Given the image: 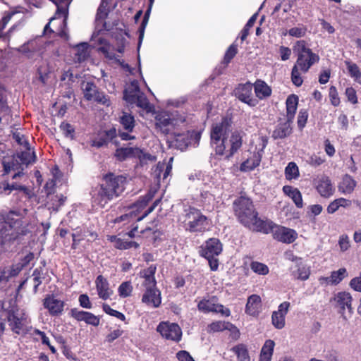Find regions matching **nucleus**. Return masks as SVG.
Returning a JSON list of instances; mask_svg holds the SVG:
<instances>
[{
    "instance_id": "obj_1",
    "label": "nucleus",
    "mask_w": 361,
    "mask_h": 361,
    "mask_svg": "<svg viewBox=\"0 0 361 361\" xmlns=\"http://www.w3.org/2000/svg\"><path fill=\"white\" fill-rule=\"evenodd\" d=\"M231 118L224 117L220 122L214 123L211 128V144L215 148L216 153L219 155H225L226 158L232 157L242 145V136L235 130L232 133L229 140L230 148L226 150V142L228 133L232 129Z\"/></svg>"
},
{
    "instance_id": "obj_2",
    "label": "nucleus",
    "mask_w": 361,
    "mask_h": 361,
    "mask_svg": "<svg viewBox=\"0 0 361 361\" xmlns=\"http://www.w3.org/2000/svg\"><path fill=\"white\" fill-rule=\"evenodd\" d=\"M235 214L238 221L249 229L264 233H269L271 224L258 217L252 200L245 197H240L233 202Z\"/></svg>"
},
{
    "instance_id": "obj_3",
    "label": "nucleus",
    "mask_w": 361,
    "mask_h": 361,
    "mask_svg": "<svg viewBox=\"0 0 361 361\" xmlns=\"http://www.w3.org/2000/svg\"><path fill=\"white\" fill-rule=\"evenodd\" d=\"M126 178L122 175L106 174L103 183L92 190L93 202L104 207L110 201L118 197L125 190Z\"/></svg>"
},
{
    "instance_id": "obj_4",
    "label": "nucleus",
    "mask_w": 361,
    "mask_h": 361,
    "mask_svg": "<svg viewBox=\"0 0 361 361\" xmlns=\"http://www.w3.org/2000/svg\"><path fill=\"white\" fill-rule=\"evenodd\" d=\"M179 220L184 229L190 233H204L209 230L211 224L207 216L192 207L185 209Z\"/></svg>"
},
{
    "instance_id": "obj_5",
    "label": "nucleus",
    "mask_w": 361,
    "mask_h": 361,
    "mask_svg": "<svg viewBox=\"0 0 361 361\" xmlns=\"http://www.w3.org/2000/svg\"><path fill=\"white\" fill-rule=\"evenodd\" d=\"M293 51L297 54L296 65L304 73H307L312 65L319 61V56L314 54L307 47L304 40L297 41L293 47Z\"/></svg>"
},
{
    "instance_id": "obj_6",
    "label": "nucleus",
    "mask_w": 361,
    "mask_h": 361,
    "mask_svg": "<svg viewBox=\"0 0 361 361\" xmlns=\"http://www.w3.org/2000/svg\"><path fill=\"white\" fill-rule=\"evenodd\" d=\"M197 308L199 311L204 313H220L224 317H228L231 314L230 310L224 307V306L221 304L216 303V300L215 298H212L209 299L204 298L201 300L197 303Z\"/></svg>"
},
{
    "instance_id": "obj_7",
    "label": "nucleus",
    "mask_w": 361,
    "mask_h": 361,
    "mask_svg": "<svg viewBox=\"0 0 361 361\" xmlns=\"http://www.w3.org/2000/svg\"><path fill=\"white\" fill-rule=\"evenodd\" d=\"M268 221L271 224L269 232L273 233L275 239L286 243H291L296 239L297 233L294 230Z\"/></svg>"
},
{
    "instance_id": "obj_8",
    "label": "nucleus",
    "mask_w": 361,
    "mask_h": 361,
    "mask_svg": "<svg viewBox=\"0 0 361 361\" xmlns=\"http://www.w3.org/2000/svg\"><path fill=\"white\" fill-rule=\"evenodd\" d=\"M160 334L168 340L178 341L181 338L182 331L177 324L161 322L157 329Z\"/></svg>"
},
{
    "instance_id": "obj_9",
    "label": "nucleus",
    "mask_w": 361,
    "mask_h": 361,
    "mask_svg": "<svg viewBox=\"0 0 361 361\" xmlns=\"http://www.w3.org/2000/svg\"><path fill=\"white\" fill-rule=\"evenodd\" d=\"M235 97L250 106H255L257 100L252 97V85L250 82L240 84L234 90Z\"/></svg>"
},
{
    "instance_id": "obj_10",
    "label": "nucleus",
    "mask_w": 361,
    "mask_h": 361,
    "mask_svg": "<svg viewBox=\"0 0 361 361\" xmlns=\"http://www.w3.org/2000/svg\"><path fill=\"white\" fill-rule=\"evenodd\" d=\"M7 319L8 325L11 331L20 334L24 327V314L20 313L18 310H11L6 313L5 319Z\"/></svg>"
},
{
    "instance_id": "obj_11",
    "label": "nucleus",
    "mask_w": 361,
    "mask_h": 361,
    "mask_svg": "<svg viewBox=\"0 0 361 361\" xmlns=\"http://www.w3.org/2000/svg\"><path fill=\"white\" fill-rule=\"evenodd\" d=\"M259 145L260 147H256L257 151L255 152L251 157L247 158L246 161L242 163L240 166L241 171H250L259 165L264 153V149L267 146V141L262 140V142Z\"/></svg>"
},
{
    "instance_id": "obj_12",
    "label": "nucleus",
    "mask_w": 361,
    "mask_h": 361,
    "mask_svg": "<svg viewBox=\"0 0 361 361\" xmlns=\"http://www.w3.org/2000/svg\"><path fill=\"white\" fill-rule=\"evenodd\" d=\"M45 44L46 42L43 38L38 37L23 44L18 50L22 54H25L28 58H32L33 54L41 51L44 48Z\"/></svg>"
},
{
    "instance_id": "obj_13",
    "label": "nucleus",
    "mask_w": 361,
    "mask_h": 361,
    "mask_svg": "<svg viewBox=\"0 0 361 361\" xmlns=\"http://www.w3.org/2000/svg\"><path fill=\"white\" fill-rule=\"evenodd\" d=\"M222 251V245L217 238H210L202 246L200 255L205 258H212L219 255Z\"/></svg>"
},
{
    "instance_id": "obj_14",
    "label": "nucleus",
    "mask_w": 361,
    "mask_h": 361,
    "mask_svg": "<svg viewBox=\"0 0 361 361\" xmlns=\"http://www.w3.org/2000/svg\"><path fill=\"white\" fill-rule=\"evenodd\" d=\"M290 305L289 302L285 301L279 305L278 310L272 312L271 323L276 329H281L285 326V318Z\"/></svg>"
},
{
    "instance_id": "obj_15",
    "label": "nucleus",
    "mask_w": 361,
    "mask_h": 361,
    "mask_svg": "<svg viewBox=\"0 0 361 361\" xmlns=\"http://www.w3.org/2000/svg\"><path fill=\"white\" fill-rule=\"evenodd\" d=\"M334 300L336 302V307L341 309L340 312L342 314H344L345 309H347L350 314L353 313L352 307L353 298L350 293L345 291L338 292L335 295Z\"/></svg>"
},
{
    "instance_id": "obj_16",
    "label": "nucleus",
    "mask_w": 361,
    "mask_h": 361,
    "mask_svg": "<svg viewBox=\"0 0 361 361\" xmlns=\"http://www.w3.org/2000/svg\"><path fill=\"white\" fill-rule=\"evenodd\" d=\"M71 315L77 321H83L87 324H90L94 326H97L99 324V318L89 312L78 310L74 308L71 310Z\"/></svg>"
},
{
    "instance_id": "obj_17",
    "label": "nucleus",
    "mask_w": 361,
    "mask_h": 361,
    "mask_svg": "<svg viewBox=\"0 0 361 361\" xmlns=\"http://www.w3.org/2000/svg\"><path fill=\"white\" fill-rule=\"evenodd\" d=\"M142 301L149 306L158 307L161 302V293L157 288H145Z\"/></svg>"
},
{
    "instance_id": "obj_18",
    "label": "nucleus",
    "mask_w": 361,
    "mask_h": 361,
    "mask_svg": "<svg viewBox=\"0 0 361 361\" xmlns=\"http://www.w3.org/2000/svg\"><path fill=\"white\" fill-rule=\"evenodd\" d=\"M44 306L51 315H58L63 312L64 302L53 295H47L44 300Z\"/></svg>"
},
{
    "instance_id": "obj_19",
    "label": "nucleus",
    "mask_w": 361,
    "mask_h": 361,
    "mask_svg": "<svg viewBox=\"0 0 361 361\" xmlns=\"http://www.w3.org/2000/svg\"><path fill=\"white\" fill-rule=\"evenodd\" d=\"M98 295L102 300L109 299L113 294V290L109 288V283L103 276L99 275L95 281Z\"/></svg>"
},
{
    "instance_id": "obj_20",
    "label": "nucleus",
    "mask_w": 361,
    "mask_h": 361,
    "mask_svg": "<svg viewBox=\"0 0 361 361\" xmlns=\"http://www.w3.org/2000/svg\"><path fill=\"white\" fill-rule=\"evenodd\" d=\"M3 165L4 170L6 173H8L10 171H16L13 176V179H16L18 177L23 176V170L26 168L24 165L21 164L20 159L16 156L13 157L11 162H7L6 161H3Z\"/></svg>"
},
{
    "instance_id": "obj_21",
    "label": "nucleus",
    "mask_w": 361,
    "mask_h": 361,
    "mask_svg": "<svg viewBox=\"0 0 361 361\" xmlns=\"http://www.w3.org/2000/svg\"><path fill=\"white\" fill-rule=\"evenodd\" d=\"M156 270V266L150 265L147 269L140 271V275L144 279L142 286L145 288H157V281L154 277Z\"/></svg>"
},
{
    "instance_id": "obj_22",
    "label": "nucleus",
    "mask_w": 361,
    "mask_h": 361,
    "mask_svg": "<svg viewBox=\"0 0 361 361\" xmlns=\"http://www.w3.org/2000/svg\"><path fill=\"white\" fill-rule=\"evenodd\" d=\"M293 261L295 262L297 269L292 271V275L295 279L302 281L307 280L310 274V268L303 264L301 258H293Z\"/></svg>"
},
{
    "instance_id": "obj_23",
    "label": "nucleus",
    "mask_w": 361,
    "mask_h": 361,
    "mask_svg": "<svg viewBox=\"0 0 361 361\" xmlns=\"http://www.w3.org/2000/svg\"><path fill=\"white\" fill-rule=\"evenodd\" d=\"M317 190L324 197H329L334 193V188L331 180L327 176L319 178L317 185Z\"/></svg>"
},
{
    "instance_id": "obj_24",
    "label": "nucleus",
    "mask_w": 361,
    "mask_h": 361,
    "mask_svg": "<svg viewBox=\"0 0 361 361\" xmlns=\"http://www.w3.org/2000/svg\"><path fill=\"white\" fill-rule=\"evenodd\" d=\"M261 298L257 295H252L248 299L245 307V312L252 316L259 314L261 308Z\"/></svg>"
},
{
    "instance_id": "obj_25",
    "label": "nucleus",
    "mask_w": 361,
    "mask_h": 361,
    "mask_svg": "<svg viewBox=\"0 0 361 361\" xmlns=\"http://www.w3.org/2000/svg\"><path fill=\"white\" fill-rule=\"evenodd\" d=\"M157 127L164 134H169L173 127V121L167 115H158L156 117Z\"/></svg>"
},
{
    "instance_id": "obj_26",
    "label": "nucleus",
    "mask_w": 361,
    "mask_h": 361,
    "mask_svg": "<svg viewBox=\"0 0 361 361\" xmlns=\"http://www.w3.org/2000/svg\"><path fill=\"white\" fill-rule=\"evenodd\" d=\"M283 192L292 199L298 208L303 207L302 194L298 188L290 185H285L283 187Z\"/></svg>"
},
{
    "instance_id": "obj_27",
    "label": "nucleus",
    "mask_w": 361,
    "mask_h": 361,
    "mask_svg": "<svg viewBox=\"0 0 361 361\" xmlns=\"http://www.w3.org/2000/svg\"><path fill=\"white\" fill-rule=\"evenodd\" d=\"M34 258L35 255L32 252H23L20 257V262L12 266L13 273L18 275L24 267L28 266L34 260Z\"/></svg>"
},
{
    "instance_id": "obj_28",
    "label": "nucleus",
    "mask_w": 361,
    "mask_h": 361,
    "mask_svg": "<svg viewBox=\"0 0 361 361\" xmlns=\"http://www.w3.org/2000/svg\"><path fill=\"white\" fill-rule=\"evenodd\" d=\"M356 185L357 182L353 178L348 174H345L339 183L338 190L343 194H350L353 192Z\"/></svg>"
},
{
    "instance_id": "obj_29",
    "label": "nucleus",
    "mask_w": 361,
    "mask_h": 361,
    "mask_svg": "<svg viewBox=\"0 0 361 361\" xmlns=\"http://www.w3.org/2000/svg\"><path fill=\"white\" fill-rule=\"evenodd\" d=\"M256 97L259 99H265L271 94V87L263 80H257L254 84Z\"/></svg>"
},
{
    "instance_id": "obj_30",
    "label": "nucleus",
    "mask_w": 361,
    "mask_h": 361,
    "mask_svg": "<svg viewBox=\"0 0 361 361\" xmlns=\"http://www.w3.org/2000/svg\"><path fill=\"white\" fill-rule=\"evenodd\" d=\"M289 121H286L284 123H279L275 130L273 131L272 137L275 140L283 139L288 136L292 132V128L290 126Z\"/></svg>"
},
{
    "instance_id": "obj_31",
    "label": "nucleus",
    "mask_w": 361,
    "mask_h": 361,
    "mask_svg": "<svg viewBox=\"0 0 361 361\" xmlns=\"http://www.w3.org/2000/svg\"><path fill=\"white\" fill-rule=\"evenodd\" d=\"M298 103V96L295 94H291L286 99V111H287V119L289 121V122H292L296 110H297V106Z\"/></svg>"
},
{
    "instance_id": "obj_32",
    "label": "nucleus",
    "mask_w": 361,
    "mask_h": 361,
    "mask_svg": "<svg viewBox=\"0 0 361 361\" xmlns=\"http://www.w3.org/2000/svg\"><path fill=\"white\" fill-rule=\"evenodd\" d=\"M138 82L133 80L124 90V99L128 102H133L134 98L140 93Z\"/></svg>"
},
{
    "instance_id": "obj_33",
    "label": "nucleus",
    "mask_w": 361,
    "mask_h": 361,
    "mask_svg": "<svg viewBox=\"0 0 361 361\" xmlns=\"http://www.w3.org/2000/svg\"><path fill=\"white\" fill-rule=\"evenodd\" d=\"M74 60L77 62L84 61L89 56V45L87 43H81L74 48Z\"/></svg>"
},
{
    "instance_id": "obj_34",
    "label": "nucleus",
    "mask_w": 361,
    "mask_h": 361,
    "mask_svg": "<svg viewBox=\"0 0 361 361\" xmlns=\"http://www.w3.org/2000/svg\"><path fill=\"white\" fill-rule=\"evenodd\" d=\"M137 153H140L137 147H121L116 150L115 156L120 160H125L128 157H136Z\"/></svg>"
},
{
    "instance_id": "obj_35",
    "label": "nucleus",
    "mask_w": 361,
    "mask_h": 361,
    "mask_svg": "<svg viewBox=\"0 0 361 361\" xmlns=\"http://www.w3.org/2000/svg\"><path fill=\"white\" fill-rule=\"evenodd\" d=\"M275 343L272 340H267L262 348L260 361H271Z\"/></svg>"
},
{
    "instance_id": "obj_36",
    "label": "nucleus",
    "mask_w": 361,
    "mask_h": 361,
    "mask_svg": "<svg viewBox=\"0 0 361 361\" xmlns=\"http://www.w3.org/2000/svg\"><path fill=\"white\" fill-rule=\"evenodd\" d=\"M108 3L106 1V0H102L101 4L99 5L97 12L96 14V21L98 23H102L103 27L105 29H107L106 26V23L104 22V20L108 16V8H107Z\"/></svg>"
},
{
    "instance_id": "obj_37",
    "label": "nucleus",
    "mask_w": 361,
    "mask_h": 361,
    "mask_svg": "<svg viewBox=\"0 0 361 361\" xmlns=\"http://www.w3.org/2000/svg\"><path fill=\"white\" fill-rule=\"evenodd\" d=\"M17 157L20 159L21 164L24 165L25 167H27L30 164L34 163L36 158L35 152H30V146L29 149H25V151L18 153Z\"/></svg>"
},
{
    "instance_id": "obj_38",
    "label": "nucleus",
    "mask_w": 361,
    "mask_h": 361,
    "mask_svg": "<svg viewBox=\"0 0 361 361\" xmlns=\"http://www.w3.org/2000/svg\"><path fill=\"white\" fill-rule=\"evenodd\" d=\"M82 89L84 97L88 101L92 100L99 91L97 87L93 82H84L82 84Z\"/></svg>"
},
{
    "instance_id": "obj_39",
    "label": "nucleus",
    "mask_w": 361,
    "mask_h": 361,
    "mask_svg": "<svg viewBox=\"0 0 361 361\" xmlns=\"http://www.w3.org/2000/svg\"><path fill=\"white\" fill-rule=\"evenodd\" d=\"M231 350L236 355L238 361H250L248 351L245 345H237Z\"/></svg>"
},
{
    "instance_id": "obj_40",
    "label": "nucleus",
    "mask_w": 361,
    "mask_h": 361,
    "mask_svg": "<svg viewBox=\"0 0 361 361\" xmlns=\"http://www.w3.org/2000/svg\"><path fill=\"white\" fill-rule=\"evenodd\" d=\"M120 123L125 130L132 132L135 127V119L133 116L127 113H123L120 118Z\"/></svg>"
},
{
    "instance_id": "obj_41",
    "label": "nucleus",
    "mask_w": 361,
    "mask_h": 361,
    "mask_svg": "<svg viewBox=\"0 0 361 361\" xmlns=\"http://www.w3.org/2000/svg\"><path fill=\"white\" fill-rule=\"evenodd\" d=\"M17 276L13 273V267H0V285L6 284L10 278Z\"/></svg>"
},
{
    "instance_id": "obj_42",
    "label": "nucleus",
    "mask_w": 361,
    "mask_h": 361,
    "mask_svg": "<svg viewBox=\"0 0 361 361\" xmlns=\"http://www.w3.org/2000/svg\"><path fill=\"white\" fill-rule=\"evenodd\" d=\"M347 68L350 75L358 83H361V71L355 63L345 61Z\"/></svg>"
},
{
    "instance_id": "obj_43",
    "label": "nucleus",
    "mask_w": 361,
    "mask_h": 361,
    "mask_svg": "<svg viewBox=\"0 0 361 361\" xmlns=\"http://www.w3.org/2000/svg\"><path fill=\"white\" fill-rule=\"evenodd\" d=\"M285 176L286 179H296L299 176V169L294 162H290L285 169Z\"/></svg>"
},
{
    "instance_id": "obj_44",
    "label": "nucleus",
    "mask_w": 361,
    "mask_h": 361,
    "mask_svg": "<svg viewBox=\"0 0 361 361\" xmlns=\"http://www.w3.org/2000/svg\"><path fill=\"white\" fill-rule=\"evenodd\" d=\"M172 166L171 164H168L166 166L164 164L159 163L157 164L155 173L157 178L158 179V181H159V179L161 178V172L164 171L163 173V177L162 179L165 180L168 178V176L170 175L171 172Z\"/></svg>"
},
{
    "instance_id": "obj_45",
    "label": "nucleus",
    "mask_w": 361,
    "mask_h": 361,
    "mask_svg": "<svg viewBox=\"0 0 361 361\" xmlns=\"http://www.w3.org/2000/svg\"><path fill=\"white\" fill-rule=\"evenodd\" d=\"M346 276V269L341 268L337 271H332L330 276L331 285H336L339 283Z\"/></svg>"
},
{
    "instance_id": "obj_46",
    "label": "nucleus",
    "mask_w": 361,
    "mask_h": 361,
    "mask_svg": "<svg viewBox=\"0 0 361 361\" xmlns=\"http://www.w3.org/2000/svg\"><path fill=\"white\" fill-rule=\"evenodd\" d=\"M133 100L134 102H130V104H135L138 107H140L145 110L149 109V102L142 92H140L138 95H137Z\"/></svg>"
},
{
    "instance_id": "obj_47",
    "label": "nucleus",
    "mask_w": 361,
    "mask_h": 361,
    "mask_svg": "<svg viewBox=\"0 0 361 361\" xmlns=\"http://www.w3.org/2000/svg\"><path fill=\"white\" fill-rule=\"evenodd\" d=\"M250 268L255 273L259 275H267L269 271L266 264L259 262H252L250 264Z\"/></svg>"
},
{
    "instance_id": "obj_48",
    "label": "nucleus",
    "mask_w": 361,
    "mask_h": 361,
    "mask_svg": "<svg viewBox=\"0 0 361 361\" xmlns=\"http://www.w3.org/2000/svg\"><path fill=\"white\" fill-rule=\"evenodd\" d=\"M133 290V286L130 281L123 282L118 288V295L121 298H127L130 295Z\"/></svg>"
},
{
    "instance_id": "obj_49",
    "label": "nucleus",
    "mask_w": 361,
    "mask_h": 361,
    "mask_svg": "<svg viewBox=\"0 0 361 361\" xmlns=\"http://www.w3.org/2000/svg\"><path fill=\"white\" fill-rule=\"evenodd\" d=\"M154 192H155L150 190L144 197H140V200L134 204V207L137 208V210L144 209L148 202L152 200Z\"/></svg>"
},
{
    "instance_id": "obj_50",
    "label": "nucleus",
    "mask_w": 361,
    "mask_h": 361,
    "mask_svg": "<svg viewBox=\"0 0 361 361\" xmlns=\"http://www.w3.org/2000/svg\"><path fill=\"white\" fill-rule=\"evenodd\" d=\"M152 6L153 5H151L150 3H149L148 8H147V10L146 11V12L145 13L143 20L142 21V23H141L140 26V28H139V32H140L139 40H140V42H141V40L143 38L144 32H145V27L147 26V24L148 23L149 17V14H150Z\"/></svg>"
},
{
    "instance_id": "obj_51",
    "label": "nucleus",
    "mask_w": 361,
    "mask_h": 361,
    "mask_svg": "<svg viewBox=\"0 0 361 361\" xmlns=\"http://www.w3.org/2000/svg\"><path fill=\"white\" fill-rule=\"evenodd\" d=\"M59 128L66 137L70 138L71 140L74 139L75 130L70 123L62 122Z\"/></svg>"
},
{
    "instance_id": "obj_52",
    "label": "nucleus",
    "mask_w": 361,
    "mask_h": 361,
    "mask_svg": "<svg viewBox=\"0 0 361 361\" xmlns=\"http://www.w3.org/2000/svg\"><path fill=\"white\" fill-rule=\"evenodd\" d=\"M257 17V13L254 14L247 22L246 25L241 31L240 39L244 41L249 35V30L254 25Z\"/></svg>"
},
{
    "instance_id": "obj_53",
    "label": "nucleus",
    "mask_w": 361,
    "mask_h": 361,
    "mask_svg": "<svg viewBox=\"0 0 361 361\" xmlns=\"http://www.w3.org/2000/svg\"><path fill=\"white\" fill-rule=\"evenodd\" d=\"M238 53V48L235 44H232L226 50L224 58V63L228 64L233 59V57Z\"/></svg>"
},
{
    "instance_id": "obj_54",
    "label": "nucleus",
    "mask_w": 361,
    "mask_h": 361,
    "mask_svg": "<svg viewBox=\"0 0 361 361\" xmlns=\"http://www.w3.org/2000/svg\"><path fill=\"white\" fill-rule=\"evenodd\" d=\"M299 69L300 68L298 66L294 65L291 72V80L293 83L297 87L301 86L303 82V80L299 72Z\"/></svg>"
},
{
    "instance_id": "obj_55",
    "label": "nucleus",
    "mask_w": 361,
    "mask_h": 361,
    "mask_svg": "<svg viewBox=\"0 0 361 361\" xmlns=\"http://www.w3.org/2000/svg\"><path fill=\"white\" fill-rule=\"evenodd\" d=\"M138 151L140 153H137L136 157L140 159V161L142 164H146L148 161L153 162L156 160L155 156H153L149 153H146L139 148Z\"/></svg>"
},
{
    "instance_id": "obj_56",
    "label": "nucleus",
    "mask_w": 361,
    "mask_h": 361,
    "mask_svg": "<svg viewBox=\"0 0 361 361\" xmlns=\"http://www.w3.org/2000/svg\"><path fill=\"white\" fill-rule=\"evenodd\" d=\"M66 200V197H65L63 195H55L52 199L51 201L53 202L51 207L49 209H52L53 211L57 212L60 207H61L65 201Z\"/></svg>"
},
{
    "instance_id": "obj_57",
    "label": "nucleus",
    "mask_w": 361,
    "mask_h": 361,
    "mask_svg": "<svg viewBox=\"0 0 361 361\" xmlns=\"http://www.w3.org/2000/svg\"><path fill=\"white\" fill-rule=\"evenodd\" d=\"M102 308H103V310L106 314H108L111 316H114L122 321H124L126 319V317L123 313L111 308V307L107 304H103Z\"/></svg>"
},
{
    "instance_id": "obj_58",
    "label": "nucleus",
    "mask_w": 361,
    "mask_h": 361,
    "mask_svg": "<svg viewBox=\"0 0 361 361\" xmlns=\"http://www.w3.org/2000/svg\"><path fill=\"white\" fill-rule=\"evenodd\" d=\"M307 29L305 26L301 25L290 28L288 30V34L292 37H302L305 35Z\"/></svg>"
},
{
    "instance_id": "obj_59",
    "label": "nucleus",
    "mask_w": 361,
    "mask_h": 361,
    "mask_svg": "<svg viewBox=\"0 0 361 361\" xmlns=\"http://www.w3.org/2000/svg\"><path fill=\"white\" fill-rule=\"evenodd\" d=\"M92 100L107 106L110 105L109 97L102 92L98 91Z\"/></svg>"
},
{
    "instance_id": "obj_60",
    "label": "nucleus",
    "mask_w": 361,
    "mask_h": 361,
    "mask_svg": "<svg viewBox=\"0 0 361 361\" xmlns=\"http://www.w3.org/2000/svg\"><path fill=\"white\" fill-rule=\"evenodd\" d=\"M329 97L332 105H334V106H337L339 105L340 99L336 87L331 86L329 88Z\"/></svg>"
},
{
    "instance_id": "obj_61",
    "label": "nucleus",
    "mask_w": 361,
    "mask_h": 361,
    "mask_svg": "<svg viewBox=\"0 0 361 361\" xmlns=\"http://www.w3.org/2000/svg\"><path fill=\"white\" fill-rule=\"evenodd\" d=\"M13 137L18 145L24 147L25 149H29V142L23 135L19 133H13Z\"/></svg>"
},
{
    "instance_id": "obj_62",
    "label": "nucleus",
    "mask_w": 361,
    "mask_h": 361,
    "mask_svg": "<svg viewBox=\"0 0 361 361\" xmlns=\"http://www.w3.org/2000/svg\"><path fill=\"white\" fill-rule=\"evenodd\" d=\"M338 245L342 252L346 251L350 247V240L347 235H342L338 240Z\"/></svg>"
},
{
    "instance_id": "obj_63",
    "label": "nucleus",
    "mask_w": 361,
    "mask_h": 361,
    "mask_svg": "<svg viewBox=\"0 0 361 361\" xmlns=\"http://www.w3.org/2000/svg\"><path fill=\"white\" fill-rule=\"evenodd\" d=\"M308 117V114L306 110H300L298 116V126L302 129L305 127Z\"/></svg>"
},
{
    "instance_id": "obj_64",
    "label": "nucleus",
    "mask_w": 361,
    "mask_h": 361,
    "mask_svg": "<svg viewBox=\"0 0 361 361\" xmlns=\"http://www.w3.org/2000/svg\"><path fill=\"white\" fill-rule=\"evenodd\" d=\"M345 95L348 98V100L352 104H355L357 103V94L354 88L351 87L346 88Z\"/></svg>"
}]
</instances>
